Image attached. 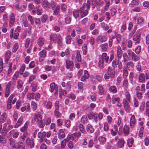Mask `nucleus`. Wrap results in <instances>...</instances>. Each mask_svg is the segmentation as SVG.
<instances>
[{"label": "nucleus", "instance_id": "f257e3e1", "mask_svg": "<svg viewBox=\"0 0 149 149\" xmlns=\"http://www.w3.org/2000/svg\"><path fill=\"white\" fill-rule=\"evenodd\" d=\"M15 84L14 82L10 81L7 84L5 88V97L7 98L10 95V88L13 91L15 87Z\"/></svg>", "mask_w": 149, "mask_h": 149}, {"label": "nucleus", "instance_id": "f03ea898", "mask_svg": "<svg viewBox=\"0 0 149 149\" xmlns=\"http://www.w3.org/2000/svg\"><path fill=\"white\" fill-rule=\"evenodd\" d=\"M34 120L36 121L39 127L43 128L45 125V121L42 120L41 116L39 113H36L34 116Z\"/></svg>", "mask_w": 149, "mask_h": 149}, {"label": "nucleus", "instance_id": "7ed1b4c3", "mask_svg": "<svg viewBox=\"0 0 149 149\" xmlns=\"http://www.w3.org/2000/svg\"><path fill=\"white\" fill-rule=\"evenodd\" d=\"M38 55L39 56V61L40 62L43 61L45 58L46 56V51L45 50H43L39 52Z\"/></svg>", "mask_w": 149, "mask_h": 149}, {"label": "nucleus", "instance_id": "20e7f679", "mask_svg": "<svg viewBox=\"0 0 149 149\" xmlns=\"http://www.w3.org/2000/svg\"><path fill=\"white\" fill-rule=\"evenodd\" d=\"M130 115V125L131 128H132L134 127L136 125V119L134 115L131 114Z\"/></svg>", "mask_w": 149, "mask_h": 149}, {"label": "nucleus", "instance_id": "39448f33", "mask_svg": "<svg viewBox=\"0 0 149 149\" xmlns=\"http://www.w3.org/2000/svg\"><path fill=\"white\" fill-rule=\"evenodd\" d=\"M50 91L52 93L54 91H55V95H57L58 93V86L57 85L55 84L54 82H53L50 85Z\"/></svg>", "mask_w": 149, "mask_h": 149}, {"label": "nucleus", "instance_id": "423d86ee", "mask_svg": "<svg viewBox=\"0 0 149 149\" xmlns=\"http://www.w3.org/2000/svg\"><path fill=\"white\" fill-rule=\"evenodd\" d=\"M26 144L31 148H33L35 146L33 139L29 137L27 138L26 141Z\"/></svg>", "mask_w": 149, "mask_h": 149}, {"label": "nucleus", "instance_id": "0eeeda50", "mask_svg": "<svg viewBox=\"0 0 149 149\" xmlns=\"http://www.w3.org/2000/svg\"><path fill=\"white\" fill-rule=\"evenodd\" d=\"M85 8L83 6H81L79 10V13L81 15V18H83L86 16L88 13V11L87 10H84Z\"/></svg>", "mask_w": 149, "mask_h": 149}, {"label": "nucleus", "instance_id": "6e6552de", "mask_svg": "<svg viewBox=\"0 0 149 149\" xmlns=\"http://www.w3.org/2000/svg\"><path fill=\"white\" fill-rule=\"evenodd\" d=\"M123 104L124 108L125 111L127 113L129 112L130 110V106L126 99L123 100Z\"/></svg>", "mask_w": 149, "mask_h": 149}, {"label": "nucleus", "instance_id": "1a4fd4ad", "mask_svg": "<svg viewBox=\"0 0 149 149\" xmlns=\"http://www.w3.org/2000/svg\"><path fill=\"white\" fill-rule=\"evenodd\" d=\"M66 67L67 69L72 70L74 66L73 62L69 60H66L65 61Z\"/></svg>", "mask_w": 149, "mask_h": 149}, {"label": "nucleus", "instance_id": "9d476101", "mask_svg": "<svg viewBox=\"0 0 149 149\" xmlns=\"http://www.w3.org/2000/svg\"><path fill=\"white\" fill-rule=\"evenodd\" d=\"M14 95L13 94L10 95L8 98L7 102V108L8 109H10L11 108V102Z\"/></svg>", "mask_w": 149, "mask_h": 149}, {"label": "nucleus", "instance_id": "9b49d317", "mask_svg": "<svg viewBox=\"0 0 149 149\" xmlns=\"http://www.w3.org/2000/svg\"><path fill=\"white\" fill-rule=\"evenodd\" d=\"M98 93L100 95H102L104 94L105 92V89L103 86L101 84H99L97 86Z\"/></svg>", "mask_w": 149, "mask_h": 149}, {"label": "nucleus", "instance_id": "f8f14e48", "mask_svg": "<svg viewBox=\"0 0 149 149\" xmlns=\"http://www.w3.org/2000/svg\"><path fill=\"white\" fill-rule=\"evenodd\" d=\"M110 76L111 77L114 78L115 76V70L110 67H108L107 69V72Z\"/></svg>", "mask_w": 149, "mask_h": 149}, {"label": "nucleus", "instance_id": "ddd939ff", "mask_svg": "<svg viewBox=\"0 0 149 149\" xmlns=\"http://www.w3.org/2000/svg\"><path fill=\"white\" fill-rule=\"evenodd\" d=\"M41 5L42 7L45 9L50 8V4L47 0H42Z\"/></svg>", "mask_w": 149, "mask_h": 149}, {"label": "nucleus", "instance_id": "4468645a", "mask_svg": "<svg viewBox=\"0 0 149 149\" xmlns=\"http://www.w3.org/2000/svg\"><path fill=\"white\" fill-rule=\"evenodd\" d=\"M89 77V74L87 70H84V74L81 77V80L82 81H84L86 79H88Z\"/></svg>", "mask_w": 149, "mask_h": 149}, {"label": "nucleus", "instance_id": "2eb2a0df", "mask_svg": "<svg viewBox=\"0 0 149 149\" xmlns=\"http://www.w3.org/2000/svg\"><path fill=\"white\" fill-rule=\"evenodd\" d=\"M14 29H11L10 31V37L11 38H12L13 37L15 39H18V37L19 36V33L15 31L14 34H13V32Z\"/></svg>", "mask_w": 149, "mask_h": 149}, {"label": "nucleus", "instance_id": "dca6fc26", "mask_svg": "<svg viewBox=\"0 0 149 149\" xmlns=\"http://www.w3.org/2000/svg\"><path fill=\"white\" fill-rule=\"evenodd\" d=\"M45 132H39L38 134V137L40 138V142H42L43 141V139L45 138Z\"/></svg>", "mask_w": 149, "mask_h": 149}, {"label": "nucleus", "instance_id": "f3484780", "mask_svg": "<svg viewBox=\"0 0 149 149\" xmlns=\"http://www.w3.org/2000/svg\"><path fill=\"white\" fill-rule=\"evenodd\" d=\"M45 132H39L38 134V137L40 138V142H42L43 141V139L45 138Z\"/></svg>", "mask_w": 149, "mask_h": 149}, {"label": "nucleus", "instance_id": "a211bd4d", "mask_svg": "<svg viewBox=\"0 0 149 149\" xmlns=\"http://www.w3.org/2000/svg\"><path fill=\"white\" fill-rule=\"evenodd\" d=\"M58 35L55 33L51 34L49 37L50 40L53 41L54 43H56L58 39Z\"/></svg>", "mask_w": 149, "mask_h": 149}, {"label": "nucleus", "instance_id": "6ab92c4d", "mask_svg": "<svg viewBox=\"0 0 149 149\" xmlns=\"http://www.w3.org/2000/svg\"><path fill=\"white\" fill-rule=\"evenodd\" d=\"M23 120V117L21 116L19 118L17 123L14 125V127L15 128H17L21 126L22 124Z\"/></svg>", "mask_w": 149, "mask_h": 149}, {"label": "nucleus", "instance_id": "aec40b11", "mask_svg": "<svg viewBox=\"0 0 149 149\" xmlns=\"http://www.w3.org/2000/svg\"><path fill=\"white\" fill-rule=\"evenodd\" d=\"M107 40V38L104 36H101L100 35H98L96 39V41L98 42L100 40L101 42H106Z\"/></svg>", "mask_w": 149, "mask_h": 149}, {"label": "nucleus", "instance_id": "412c9836", "mask_svg": "<svg viewBox=\"0 0 149 149\" xmlns=\"http://www.w3.org/2000/svg\"><path fill=\"white\" fill-rule=\"evenodd\" d=\"M140 37V34L139 33L136 34L133 36V40L134 41H136L135 44H138L140 42V40L139 39Z\"/></svg>", "mask_w": 149, "mask_h": 149}, {"label": "nucleus", "instance_id": "4be33fe9", "mask_svg": "<svg viewBox=\"0 0 149 149\" xmlns=\"http://www.w3.org/2000/svg\"><path fill=\"white\" fill-rule=\"evenodd\" d=\"M124 64L126 65L125 68L129 70H132L134 68V63L132 61H130L127 63H126L125 64Z\"/></svg>", "mask_w": 149, "mask_h": 149}, {"label": "nucleus", "instance_id": "5701e85b", "mask_svg": "<svg viewBox=\"0 0 149 149\" xmlns=\"http://www.w3.org/2000/svg\"><path fill=\"white\" fill-rule=\"evenodd\" d=\"M130 130V128L128 126L126 125L124 126L123 128V133L125 136H126L129 134Z\"/></svg>", "mask_w": 149, "mask_h": 149}, {"label": "nucleus", "instance_id": "b1692460", "mask_svg": "<svg viewBox=\"0 0 149 149\" xmlns=\"http://www.w3.org/2000/svg\"><path fill=\"white\" fill-rule=\"evenodd\" d=\"M145 76L144 74L143 73H140L138 75V81L141 83L145 81Z\"/></svg>", "mask_w": 149, "mask_h": 149}, {"label": "nucleus", "instance_id": "393cba45", "mask_svg": "<svg viewBox=\"0 0 149 149\" xmlns=\"http://www.w3.org/2000/svg\"><path fill=\"white\" fill-rule=\"evenodd\" d=\"M100 58L102 59L106 63H107L108 62L109 57L108 56H107L106 53H104L102 54L101 58Z\"/></svg>", "mask_w": 149, "mask_h": 149}, {"label": "nucleus", "instance_id": "a878e982", "mask_svg": "<svg viewBox=\"0 0 149 149\" xmlns=\"http://www.w3.org/2000/svg\"><path fill=\"white\" fill-rule=\"evenodd\" d=\"M45 41V39L42 37H40L37 40V43L39 47H41L44 44Z\"/></svg>", "mask_w": 149, "mask_h": 149}, {"label": "nucleus", "instance_id": "bb28decb", "mask_svg": "<svg viewBox=\"0 0 149 149\" xmlns=\"http://www.w3.org/2000/svg\"><path fill=\"white\" fill-rule=\"evenodd\" d=\"M125 143V141L123 139H119L117 143L118 147L120 148H122L124 146V144Z\"/></svg>", "mask_w": 149, "mask_h": 149}, {"label": "nucleus", "instance_id": "cd10ccee", "mask_svg": "<svg viewBox=\"0 0 149 149\" xmlns=\"http://www.w3.org/2000/svg\"><path fill=\"white\" fill-rule=\"evenodd\" d=\"M8 68L7 71V76H10L12 74V66L13 65V63H8Z\"/></svg>", "mask_w": 149, "mask_h": 149}, {"label": "nucleus", "instance_id": "c85d7f7f", "mask_svg": "<svg viewBox=\"0 0 149 149\" xmlns=\"http://www.w3.org/2000/svg\"><path fill=\"white\" fill-rule=\"evenodd\" d=\"M29 121L26 122L24 124L23 127H22L20 129V131L22 132H25L27 130L29 125Z\"/></svg>", "mask_w": 149, "mask_h": 149}, {"label": "nucleus", "instance_id": "c756f323", "mask_svg": "<svg viewBox=\"0 0 149 149\" xmlns=\"http://www.w3.org/2000/svg\"><path fill=\"white\" fill-rule=\"evenodd\" d=\"M123 60L122 61L124 64L125 63L128 61L129 58L126 52H125L122 55Z\"/></svg>", "mask_w": 149, "mask_h": 149}, {"label": "nucleus", "instance_id": "7c9ffc66", "mask_svg": "<svg viewBox=\"0 0 149 149\" xmlns=\"http://www.w3.org/2000/svg\"><path fill=\"white\" fill-rule=\"evenodd\" d=\"M58 137L60 139H63L65 137V133L62 129H60L59 130Z\"/></svg>", "mask_w": 149, "mask_h": 149}, {"label": "nucleus", "instance_id": "2f4dec72", "mask_svg": "<svg viewBox=\"0 0 149 149\" xmlns=\"http://www.w3.org/2000/svg\"><path fill=\"white\" fill-rule=\"evenodd\" d=\"M86 130L88 132L92 133L94 132L95 130L91 125L88 124L86 127Z\"/></svg>", "mask_w": 149, "mask_h": 149}, {"label": "nucleus", "instance_id": "473e14b6", "mask_svg": "<svg viewBox=\"0 0 149 149\" xmlns=\"http://www.w3.org/2000/svg\"><path fill=\"white\" fill-rule=\"evenodd\" d=\"M16 9L20 12L22 11L25 9V6L24 5H20L17 4L15 6Z\"/></svg>", "mask_w": 149, "mask_h": 149}, {"label": "nucleus", "instance_id": "72a5a7b5", "mask_svg": "<svg viewBox=\"0 0 149 149\" xmlns=\"http://www.w3.org/2000/svg\"><path fill=\"white\" fill-rule=\"evenodd\" d=\"M128 72L127 69L124 66L123 68V77L124 78H126L128 75Z\"/></svg>", "mask_w": 149, "mask_h": 149}, {"label": "nucleus", "instance_id": "f704fd0d", "mask_svg": "<svg viewBox=\"0 0 149 149\" xmlns=\"http://www.w3.org/2000/svg\"><path fill=\"white\" fill-rule=\"evenodd\" d=\"M144 23V19L142 17H139L137 20V24L139 25H143Z\"/></svg>", "mask_w": 149, "mask_h": 149}, {"label": "nucleus", "instance_id": "c9c22d12", "mask_svg": "<svg viewBox=\"0 0 149 149\" xmlns=\"http://www.w3.org/2000/svg\"><path fill=\"white\" fill-rule=\"evenodd\" d=\"M88 120L86 116L83 115L81 117L80 119V122L83 124L87 123H88Z\"/></svg>", "mask_w": 149, "mask_h": 149}, {"label": "nucleus", "instance_id": "e433bc0d", "mask_svg": "<svg viewBox=\"0 0 149 149\" xmlns=\"http://www.w3.org/2000/svg\"><path fill=\"white\" fill-rule=\"evenodd\" d=\"M91 2L89 0H87L86 3H84L82 6H83L85 8V7H86V9L87 10H89L90 8Z\"/></svg>", "mask_w": 149, "mask_h": 149}, {"label": "nucleus", "instance_id": "4c0bfd02", "mask_svg": "<svg viewBox=\"0 0 149 149\" xmlns=\"http://www.w3.org/2000/svg\"><path fill=\"white\" fill-rule=\"evenodd\" d=\"M62 38L60 35H58V39L57 40V42L58 44L60 46H62L63 45V41Z\"/></svg>", "mask_w": 149, "mask_h": 149}, {"label": "nucleus", "instance_id": "58836bf2", "mask_svg": "<svg viewBox=\"0 0 149 149\" xmlns=\"http://www.w3.org/2000/svg\"><path fill=\"white\" fill-rule=\"evenodd\" d=\"M92 81L93 82V79H95L100 83L102 81V77L101 76L97 75L95 76H93V78H92Z\"/></svg>", "mask_w": 149, "mask_h": 149}, {"label": "nucleus", "instance_id": "ea45409f", "mask_svg": "<svg viewBox=\"0 0 149 149\" xmlns=\"http://www.w3.org/2000/svg\"><path fill=\"white\" fill-rule=\"evenodd\" d=\"M5 54V61H7L10 59V57L11 56V52L10 51L8 50L6 52Z\"/></svg>", "mask_w": 149, "mask_h": 149}, {"label": "nucleus", "instance_id": "a19ab883", "mask_svg": "<svg viewBox=\"0 0 149 149\" xmlns=\"http://www.w3.org/2000/svg\"><path fill=\"white\" fill-rule=\"evenodd\" d=\"M7 115L6 113H3L2 114L0 118V122L3 123L6 120Z\"/></svg>", "mask_w": 149, "mask_h": 149}, {"label": "nucleus", "instance_id": "79ce46f5", "mask_svg": "<svg viewBox=\"0 0 149 149\" xmlns=\"http://www.w3.org/2000/svg\"><path fill=\"white\" fill-rule=\"evenodd\" d=\"M31 107L33 111H35L37 108V103L34 101H32L31 102Z\"/></svg>", "mask_w": 149, "mask_h": 149}, {"label": "nucleus", "instance_id": "37998d69", "mask_svg": "<svg viewBox=\"0 0 149 149\" xmlns=\"http://www.w3.org/2000/svg\"><path fill=\"white\" fill-rule=\"evenodd\" d=\"M76 58L78 62H80L81 61V58L80 54V51L77 50L76 52Z\"/></svg>", "mask_w": 149, "mask_h": 149}, {"label": "nucleus", "instance_id": "c03bdc74", "mask_svg": "<svg viewBox=\"0 0 149 149\" xmlns=\"http://www.w3.org/2000/svg\"><path fill=\"white\" fill-rule=\"evenodd\" d=\"M53 105L52 102L50 101H48L47 102L45 107L48 110H50L52 107Z\"/></svg>", "mask_w": 149, "mask_h": 149}, {"label": "nucleus", "instance_id": "a18cd8bd", "mask_svg": "<svg viewBox=\"0 0 149 149\" xmlns=\"http://www.w3.org/2000/svg\"><path fill=\"white\" fill-rule=\"evenodd\" d=\"M106 138L105 137L101 136L98 137V140L100 143L101 144H103L106 140Z\"/></svg>", "mask_w": 149, "mask_h": 149}, {"label": "nucleus", "instance_id": "49530a36", "mask_svg": "<svg viewBox=\"0 0 149 149\" xmlns=\"http://www.w3.org/2000/svg\"><path fill=\"white\" fill-rule=\"evenodd\" d=\"M129 79L130 83L132 85H133L135 82L133 81L134 74L133 72H131L130 73Z\"/></svg>", "mask_w": 149, "mask_h": 149}, {"label": "nucleus", "instance_id": "de8ad7c7", "mask_svg": "<svg viewBox=\"0 0 149 149\" xmlns=\"http://www.w3.org/2000/svg\"><path fill=\"white\" fill-rule=\"evenodd\" d=\"M67 137V139H63L61 142V147L62 149L64 148L66 145V143L67 141H69V139Z\"/></svg>", "mask_w": 149, "mask_h": 149}, {"label": "nucleus", "instance_id": "09e8293b", "mask_svg": "<svg viewBox=\"0 0 149 149\" xmlns=\"http://www.w3.org/2000/svg\"><path fill=\"white\" fill-rule=\"evenodd\" d=\"M109 90L113 93H116L117 92L116 87L115 86H110L109 88Z\"/></svg>", "mask_w": 149, "mask_h": 149}, {"label": "nucleus", "instance_id": "8fccbe9b", "mask_svg": "<svg viewBox=\"0 0 149 149\" xmlns=\"http://www.w3.org/2000/svg\"><path fill=\"white\" fill-rule=\"evenodd\" d=\"M133 142L134 141L132 138H130L128 139L127 141V143L128 146L129 147H131L132 146Z\"/></svg>", "mask_w": 149, "mask_h": 149}, {"label": "nucleus", "instance_id": "3c124183", "mask_svg": "<svg viewBox=\"0 0 149 149\" xmlns=\"http://www.w3.org/2000/svg\"><path fill=\"white\" fill-rule=\"evenodd\" d=\"M100 47L103 51H106L108 48V44L107 43H106L103 44L101 45Z\"/></svg>", "mask_w": 149, "mask_h": 149}, {"label": "nucleus", "instance_id": "603ef678", "mask_svg": "<svg viewBox=\"0 0 149 149\" xmlns=\"http://www.w3.org/2000/svg\"><path fill=\"white\" fill-rule=\"evenodd\" d=\"M133 61H139L140 59L139 57V56L137 55L135 53L131 57Z\"/></svg>", "mask_w": 149, "mask_h": 149}, {"label": "nucleus", "instance_id": "864d4df0", "mask_svg": "<svg viewBox=\"0 0 149 149\" xmlns=\"http://www.w3.org/2000/svg\"><path fill=\"white\" fill-rule=\"evenodd\" d=\"M23 83L22 80L21 79L17 80V88L18 89L21 88L22 87Z\"/></svg>", "mask_w": 149, "mask_h": 149}, {"label": "nucleus", "instance_id": "5fc2aeb1", "mask_svg": "<svg viewBox=\"0 0 149 149\" xmlns=\"http://www.w3.org/2000/svg\"><path fill=\"white\" fill-rule=\"evenodd\" d=\"M9 141L10 145L12 148H15V147L16 145H15V140L11 138L10 139Z\"/></svg>", "mask_w": 149, "mask_h": 149}, {"label": "nucleus", "instance_id": "6e6d98bb", "mask_svg": "<svg viewBox=\"0 0 149 149\" xmlns=\"http://www.w3.org/2000/svg\"><path fill=\"white\" fill-rule=\"evenodd\" d=\"M60 9V6H57L54 8V15H57L59 12Z\"/></svg>", "mask_w": 149, "mask_h": 149}, {"label": "nucleus", "instance_id": "4d7b16f0", "mask_svg": "<svg viewBox=\"0 0 149 149\" xmlns=\"http://www.w3.org/2000/svg\"><path fill=\"white\" fill-rule=\"evenodd\" d=\"M27 98L29 100L34 99V93H28L27 94Z\"/></svg>", "mask_w": 149, "mask_h": 149}, {"label": "nucleus", "instance_id": "13d9d810", "mask_svg": "<svg viewBox=\"0 0 149 149\" xmlns=\"http://www.w3.org/2000/svg\"><path fill=\"white\" fill-rule=\"evenodd\" d=\"M101 27L104 29L105 31H106L109 28L108 26L104 22L101 23L100 24Z\"/></svg>", "mask_w": 149, "mask_h": 149}, {"label": "nucleus", "instance_id": "bf43d9fd", "mask_svg": "<svg viewBox=\"0 0 149 149\" xmlns=\"http://www.w3.org/2000/svg\"><path fill=\"white\" fill-rule=\"evenodd\" d=\"M83 54L84 55H86L87 52V47L86 44H84V46L82 47Z\"/></svg>", "mask_w": 149, "mask_h": 149}, {"label": "nucleus", "instance_id": "052dcab7", "mask_svg": "<svg viewBox=\"0 0 149 149\" xmlns=\"http://www.w3.org/2000/svg\"><path fill=\"white\" fill-rule=\"evenodd\" d=\"M24 144V142L19 141L16 144L15 148L19 149L20 148L23 146Z\"/></svg>", "mask_w": 149, "mask_h": 149}, {"label": "nucleus", "instance_id": "680f3d73", "mask_svg": "<svg viewBox=\"0 0 149 149\" xmlns=\"http://www.w3.org/2000/svg\"><path fill=\"white\" fill-rule=\"evenodd\" d=\"M139 0H132L130 4V5L133 6H137L139 5Z\"/></svg>", "mask_w": 149, "mask_h": 149}, {"label": "nucleus", "instance_id": "e2e57ef3", "mask_svg": "<svg viewBox=\"0 0 149 149\" xmlns=\"http://www.w3.org/2000/svg\"><path fill=\"white\" fill-rule=\"evenodd\" d=\"M123 81V86L125 88H127L129 85L128 82L126 78H124Z\"/></svg>", "mask_w": 149, "mask_h": 149}, {"label": "nucleus", "instance_id": "0e129e2a", "mask_svg": "<svg viewBox=\"0 0 149 149\" xmlns=\"http://www.w3.org/2000/svg\"><path fill=\"white\" fill-rule=\"evenodd\" d=\"M59 109H55L54 111V115L57 118L61 117V113L59 112Z\"/></svg>", "mask_w": 149, "mask_h": 149}, {"label": "nucleus", "instance_id": "69168bd1", "mask_svg": "<svg viewBox=\"0 0 149 149\" xmlns=\"http://www.w3.org/2000/svg\"><path fill=\"white\" fill-rule=\"evenodd\" d=\"M136 70L139 73H141L143 71L141 65L139 62H138L137 65L136 66Z\"/></svg>", "mask_w": 149, "mask_h": 149}, {"label": "nucleus", "instance_id": "338daca9", "mask_svg": "<svg viewBox=\"0 0 149 149\" xmlns=\"http://www.w3.org/2000/svg\"><path fill=\"white\" fill-rule=\"evenodd\" d=\"M72 38L70 35H69L65 38L66 43L67 44H71Z\"/></svg>", "mask_w": 149, "mask_h": 149}, {"label": "nucleus", "instance_id": "774afa93", "mask_svg": "<svg viewBox=\"0 0 149 149\" xmlns=\"http://www.w3.org/2000/svg\"><path fill=\"white\" fill-rule=\"evenodd\" d=\"M78 127L80 131L83 134H84L86 133V131L84 129V127L83 125L82 124H79V125Z\"/></svg>", "mask_w": 149, "mask_h": 149}]
</instances>
